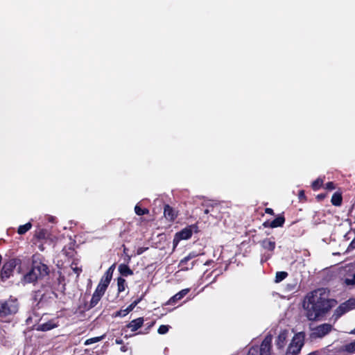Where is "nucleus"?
<instances>
[{
  "label": "nucleus",
  "instance_id": "obj_1",
  "mask_svg": "<svg viewBox=\"0 0 355 355\" xmlns=\"http://www.w3.org/2000/svg\"><path fill=\"white\" fill-rule=\"evenodd\" d=\"M336 304L334 300L329 298V291L322 288L308 293L304 300L303 306L307 318L309 320H315L324 315Z\"/></svg>",
  "mask_w": 355,
  "mask_h": 355
},
{
  "label": "nucleus",
  "instance_id": "obj_2",
  "mask_svg": "<svg viewBox=\"0 0 355 355\" xmlns=\"http://www.w3.org/2000/svg\"><path fill=\"white\" fill-rule=\"evenodd\" d=\"M48 272L46 265L41 262H34L32 269L24 276L22 283L25 284L35 282L38 278L47 275Z\"/></svg>",
  "mask_w": 355,
  "mask_h": 355
},
{
  "label": "nucleus",
  "instance_id": "obj_3",
  "mask_svg": "<svg viewBox=\"0 0 355 355\" xmlns=\"http://www.w3.org/2000/svg\"><path fill=\"white\" fill-rule=\"evenodd\" d=\"M19 304L15 298H10L0 302V318L15 314L18 311Z\"/></svg>",
  "mask_w": 355,
  "mask_h": 355
},
{
  "label": "nucleus",
  "instance_id": "obj_4",
  "mask_svg": "<svg viewBox=\"0 0 355 355\" xmlns=\"http://www.w3.org/2000/svg\"><path fill=\"white\" fill-rule=\"evenodd\" d=\"M304 337L302 333L295 334L288 345L285 355H298L304 345Z\"/></svg>",
  "mask_w": 355,
  "mask_h": 355
},
{
  "label": "nucleus",
  "instance_id": "obj_5",
  "mask_svg": "<svg viewBox=\"0 0 355 355\" xmlns=\"http://www.w3.org/2000/svg\"><path fill=\"white\" fill-rule=\"evenodd\" d=\"M355 309V299L351 298L342 303L334 311L333 318L335 320H338L345 313Z\"/></svg>",
  "mask_w": 355,
  "mask_h": 355
},
{
  "label": "nucleus",
  "instance_id": "obj_6",
  "mask_svg": "<svg viewBox=\"0 0 355 355\" xmlns=\"http://www.w3.org/2000/svg\"><path fill=\"white\" fill-rule=\"evenodd\" d=\"M20 262L19 259H12L5 263L1 271V278L2 280H6L9 278L12 273L14 268Z\"/></svg>",
  "mask_w": 355,
  "mask_h": 355
},
{
  "label": "nucleus",
  "instance_id": "obj_7",
  "mask_svg": "<svg viewBox=\"0 0 355 355\" xmlns=\"http://www.w3.org/2000/svg\"><path fill=\"white\" fill-rule=\"evenodd\" d=\"M332 329V325L325 323L316 327L312 333L313 338H322Z\"/></svg>",
  "mask_w": 355,
  "mask_h": 355
},
{
  "label": "nucleus",
  "instance_id": "obj_8",
  "mask_svg": "<svg viewBox=\"0 0 355 355\" xmlns=\"http://www.w3.org/2000/svg\"><path fill=\"white\" fill-rule=\"evenodd\" d=\"M271 343L272 337L266 336L260 346L259 355H270Z\"/></svg>",
  "mask_w": 355,
  "mask_h": 355
},
{
  "label": "nucleus",
  "instance_id": "obj_9",
  "mask_svg": "<svg viewBox=\"0 0 355 355\" xmlns=\"http://www.w3.org/2000/svg\"><path fill=\"white\" fill-rule=\"evenodd\" d=\"M288 332L286 330L282 331L279 334L276 340V345L279 349H282L284 347L288 337Z\"/></svg>",
  "mask_w": 355,
  "mask_h": 355
},
{
  "label": "nucleus",
  "instance_id": "obj_10",
  "mask_svg": "<svg viewBox=\"0 0 355 355\" xmlns=\"http://www.w3.org/2000/svg\"><path fill=\"white\" fill-rule=\"evenodd\" d=\"M164 217L170 221L174 220L175 218L177 217V213L168 205L164 206Z\"/></svg>",
  "mask_w": 355,
  "mask_h": 355
},
{
  "label": "nucleus",
  "instance_id": "obj_11",
  "mask_svg": "<svg viewBox=\"0 0 355 355\" xmlns=\"http://www.w3.org/2000/svg\"><path fill=\"white\" fill-rule=\"evenodd\" d=\"M191 235H192V230H191V228L187 227V228L183 229L182 231L178 232L175 234V238L174 241L175 239H178V240L188 239L191 236Z\"/></svg>",
  "mask_w": 355,
  "mask_h": 355
},
{
  "label": "nucleus",
  "instance_id": "obj_12",
  "mask_svg": "<svg viewBox=\"0 0 355 355\" xmlns=\"http://www.w3.org/2000/svg\"><path fill=\"white\" fill-rule=\"evenodd\" d=\"M144 321L143 318H138L132 320L126 327L130 329L132 331H135L143 325Z\"/></svg>",
  "mask_w": 355,
  "mask_h": 355
},
{
  "label": "nucleus",
  "instance_id": "obj_13",
  "mask_svg": "<svg viewBox=\"0 0 355 355\" xmlns=\"http://www.w3.org/2000/svg\"><path fill=\"white\" fill-rule=\"evenodd\" d=\"M261 245L263 248L270 252H272L275 248V241L272 238L263 239L261 242Z\"/></svg>",
  "mask_w": 355,
  "mask_h": 355
},
{
  "label": "nucleus",
  "instance_id": "obj_14",
  "mask_svg": "<svg viewBox=\"0 0 355 355\" xmlns=\"http://www.w3.org/2000/svg\"><path fill=\"white\" fill-rule=\"evenodd\" d=\"M189 288H184L173 295L169 300L168 304H171L182 299L189 292Z\"/></svg>",
  "mask_w": 355,
  "mask_h": 355
},
{
  "label": "nucleus",
  "instance_id": "obj_15",
  "mask_svg": "<svg viewBox=\"0 0 355 355\" xmlns=\"http://www.w3.org/2000/svg\"><path fill=\"white\" fill-rule=\"evenodd\" d=\"M109 284L101 280L98 285L97 286L94 293L96 295H99L102 297V296L104 295Z\"/></svg>",
  "mask_w": 355,
  "mask_h": 355
},
{
  "label": "nucleus",
  "instance_id": "obj_16",
  "mask_svg": "<svg viewBox=\"0 0 355 355\" xmlns=\"http://www.w3.org/2000/svg\"><path fill=\"white\" fill-rule=\"evenodd\" d=\"M352 267L354 270H352V274H349L345 279V284L347 286L355 285V263Z\"/></svg>",
  "mask_w": 355,
  "mask_h": 355
},
{
  "label": "nucleus",
  "instance_id": "obj_17",
  "mask_svg": "<svg viewBox=\"0 0 355 355\" xmlns=\"http://www.w3.org/2000/svg\"><path fill=\"white\" fill-rule=\"evenodd\" d=\"M189 260L185 257L182 259L179 263V267L181 268V270H189L193 268L195 262L193 261L191 263L190 266H187V263Z\"/></svg>",
  "mask_w": 355,
  "mask_h": 355
},
{
  "label": "nucleus",
  "instance_id": "obj_18",
  "mask_svg": "<svg viewBox=\"0 0 355 355\" xmlns=\"http://www.w3.org/2000/svg\"><path fill=\"white\" fill-rule=\"evenodd\" d=\"M114 268V265H112V266H110L108 268V270L105 272V273L104 274L103 277L101 278V280H102L107 284H110V282L112 279V277Z\"/></svg>",
  "mask_w": 355,
  "mask_h": 355
},
{
  "label": "nucleus",
  "instance_id": "obj_19",
  "mask_svg": "<svg viewBox=\"0 0 355 355\" xmlns=\"http://www.w3.org/2000/svg\"><path fill=\"white\" fill-rule=\"evenodd\" d=\"M284 221L285 219L283 216H278L271 222L270 226L272 228L282 227L284 225Z\"/></svg>",
  "mask_w": 355,
  "mask_h": 355
},
{
  "label": "nucleus",
  "instance_id": "obj_20",
  "mask_svg": "<svg viewBox=\"0 0 355 355\" xmlns=\"http://www.w3.org/2000/svg\"><path fill=\"white\" fill-rule=\"evenodd\" d=\"M119 272L124 276L131 275H132V271L128 267V266L125 264H120L119 266Z\"/></svg>",
  "mask_w": 355,
  "mask_h": 355
},
{
  "label": "nucleus",
  "instance_id": "obj_21",
  "mask_svg": "<svg viewBox=\"0 0 355 355\" xmlns=\"http://www.w3.org/2000/svg\"><path fill=\"white\" fill-rule=\"evenodd\" d=\"M331 202L335 206H340L342 203L341 194L338 193H334V195L331 197Z\"/></svg>",
  "mask_w": 355,
  "mask_h": 355
},
{
  "label": "nucleus",
  "instance_id": "obj_22",
  "mask_svg": "<svg viewBox=\"0 0 355 355\" xmlns=\"http://www.w3.org/2000/svg\"><path fill=\"white\" fill-rule=\"evenodd\" d=\"M55 327V324H53L51 322H49L40 324L38 327V329L43 331H46L53 329Z\"/></svg>",
  "mask_w": 355,
  "mask_h": 355
},
{
  "label": "nucleus",
  "instance_id": "obj_23",
  "mask_svg": "<svg viewBox=\"0 0 355 355\" xmlns=\"http://www.w3.org/2000/svg\"><path fill=\"white\" fill-rule=\"evenodd\" d=\"M32 227V224L28 222L26 223L25 225H20L18 227L17 232L19 234H24L26 232H27Z\"/></svg>",
  "mask_w": 355,
  "mask_h": 355
},
{
  "label": "nucleus",
  "instance_id": "obj_24",
  "mask_svg": "<svg viewBox=\"0 0 355 355\" xmlns=\"http://www.w3.org/2000/svg\"><path fill=\"white\" fill-rule=\"evenodd\" d=\"M105 335H103L101 336L94 337L89 339H87L85 341V345H89L96 343H98L101 340H102L105 338Z\"/></svg>",
  "mask_w": 355,
  "mask_h": 355
},
{
  "label": "nucleus",
  "instance_id": "obj_25",
  "mask_svg": "<svg viewBox=\"0 0 355 355\" xmlns=\"http://www.w3.org/2000/svg\"><path fill=\"white\" fill-rule=\"evenodd\" d=\"M343 350L350 354L355 353V340L343 346Z\"/></svg>",
  "mask_w": 355,
  "mask_h": 355
},
{
  "label": "nucleus",
  "instance_id": "obj_26",
  "mask_svg": "<svg viewBox=\"0 0 355 355\" xmlns=\"http://www.w3.org/2000/svg\"><path fill=\"white\" fill-rule=\"evenodd\" d=\"M288 275L286 272L280 271L277 272L275 275V282L279 283L284 280Z\"/></svg>",
  "mask_w": 355,
  "mask_h": 355
},
{
  "label": "nucleus",
  "instance_id": "obj_27",
  "mask_svg": "<svg viewBox=\"0 0 355 355\" xmlns=\"http://www.w3.org/2000/svg\"><path fill=\"white\" fill-rule=\"evenodd\" d=\"M101 299V297L99 296V295H96L94 293L90 301L89 306L91 308L94 307L98 303Z\"/></svg>",
  "mask_w": 355,
  "mask_h": 355
},
{
  "label": "nucleus",
  "instance_id": "obj_28",
  "mask_svg": "<svg viewBox=\"0 0 355 355\" xmlns=\"http://www.w3.org/2000/svg\"><path fill=\"white\" fill-rule=\"evenodd\" d=\"M117 286L119 293L124 291L125 289V280L121 277L118 278Z\"/></svg>",
  "mask_w": 355,
  "mask_h": 355
},
{
  "label": "nucleus",
  "instance_id": "obj_29",
  "mask_svg": "<svg viewBox=\"0 0 355 355\" xmlns=\"http://www.w3.org/2000/svg\"><path fill=\"white\" fill-rule=\"evenodd\" d=\"M323 184V180L321 178H318L312 183V188L313 190L316 191L318 190Z\"/></svg>",
  "mask_w": 355,
  "mask_h": 355
},
{
  "label": "nucleus",
  "instance_id": "obj_30",
  "mask_svg": "<svg viewBox=\"0 0 355 355\" xmlns=\"http://www.w3.org/2000/svg\"><path fill=\"white\" fill-rule=\"evenodd\" d=\"M135 211L137 215L138 216H142L144 214H147L149 213L148 209H141L139 205H136L135 207Z\"/></svg>",
  "mask_w": 355,
  "mask_h": 355
},
{
  "label": "nucleus",
  "instance_id": "obj_31",
  "mask_svg": "<svg viewBox=\"0 0 355 355\" xmlns=\"http://www.w3.org/2000/svg\"><path fill=\"white\" fill-rule=\"evenodd\" d=\"M202 205L206 207V209L204 211L205 214H207L209 212L213 211L214 205L211 202H209L203 204Z\"/></svg>",
  "mask_w": 355,
  "mask_h": 355
},
{
  "label": "nucleus",
  "instance_id": "obj_32",
  "mask_svg": "<svg viewBox=\"0 0 355 355\" xmlns=\"http://www.w3.org/2000/svg\"><path fill=\"white\" fill-rule=\"evenodd\" d=\"M169 326L168 325H161L159 326L157 331L159 334H165L168 331Z\"/></svg>",
  "mask_w": 355,
  "mask_h": 355
},
{
  "label": "nucleus",
  "instance_id": "obj_33",
  "mask_svg": "<svg viewBox=\"0 0 355 355\" xmlns=\"http://www.w3.org/2000/svg\"><path fill=\"white\" fill-rule=\"evenodd\" d=\"M199 254V253H197L196 252H191L188 254L187 256H186V257L187 258V259L190 261L191 259L197 257Z\"/></svg>",
  "mask_w": 355,
  "mask_h": 355
},
{
  "label": "nucleus",
  "instance_id": "obj_34",
  "mask_svg": "<svg viewBox=\"0 0 355 355\" xmlns=\"http://www.w3.org/2000/svg\"><path fill=\"white\" fill-rule=\"evenodd\" d=\"M297 289V284H288L286 286V290L288 291H294Z\"/></svg>",
  "mask_w": 355,
  "mask_h": 355
},
{
  "label": "nucleus",
  "instance_id": "obj_35",
  "mask_svg": "<svg viewBox=\"0 0 355 355\" xmlns=\"http://www.w3.org/2000/svg\"><path fill=\"white\" fill-rule=\"evenodd\" d=\"M258 354V348L253 347L250 349L248 355H257Z\"/></svg>",
  "mask_w": 355,
  "mask_h": 355
},
{
  "label": "nucleus",
  "instance_id": "obj_36",
  "mask_svg": "<svg viewBox=\"0 0 355 355\" xmlns=\"http://www.w3.org/2000/svg\"><path fill=\"white\" fill-rule=\"evenodd\" d=\"M71 268L73 271L77 275V276H78L82 271L81 268H78L77 266H73V264L71 266Z\"/></svg>",
  "mask_w": 355,
  "mask_h": 355
},
{
  "label": "nucleus",
  "instance_id": "obj_37",
  "mask_svg": "<svg viewBox=\"0 0 355 355\" xmlns=\"http://www.w3.org/2000/svg\"><path fill=\"white\" fill-rule=\"evenodd\" d=\"M325 188L328 190H334L335 189V186L332 182H329L326 184Z\"/></svg>",
  "mask_w": 355,
  "mask_h": 355
},
{
  "label": "nucleus",
  "instance_id": "obj_38",
  "mask_svg": "<svg viewBox=\"0 0 355 355\" xmlns=\"http://www.w3.org/2000/svg\"><path fill=\"white\" fill-rule=\"evenodd\" d=\"M127 315L126 312L124 311V309L123 310H120L119 311H117L116 313H115V315L116 316H119V317H124Z\"/></svg>",
  "mask_w": 355,
  "mask_h": 355
},
{
  "label": "nucleus",
  "instance_id": "obj_39",
  "mask_svg": "<svg viewBox=\"0 0 355 355\" xmlns=\"http://www.w3.org/2000/svg\"><path fill=\"white\" fill-rule=\"evenodd\" d=\"M147 250H148V248H144V247L139 248L137 250V254L140 255V254H143Z\"/></svg>",
  "mask_w": 355,
  "mask_h": 355
},
{
  "label": "nucleus",
  "instance_id": "obj_40",
  "mask_svg": "<svg viewBox=\"0 0 355 355\" xmlns=\"http://www.w3.org/2000/svg\"><path fill=\"white\" fill-rule=\"evenodd\" d=\"M354 250L355 249V238L351 241L349 245L348 250Z\"/></svg>",
  "mask_w": 355,
  "mask_h": 355
},
{
  "label": "nucleus",
  "instance_id": "obj_41",
  "mask_svg": "<svg viewBox=\"0 0 355 355\" xmlns=\"http://www.w3.org/2000/svg\"><path fill=\"white\" fill-rule=\"evenodd\" d=\"M134 309V307L130 304L124 311L126 312V313H129L130 311H132Z\"/></svg>",
  "mask_w": 355,
  "mask_h": 355
},
{
  "label": "nucleus",
  "instance_id": "obj_42",
  "mask_svg": "<svg viewBox=\"0 0 355 355\" xmlns=\"http://www.w3.org/2000/svg\"><path fill=\"white\" fill-rule=\"evenodd\" d=\"M140 300V299L136 300L130 304L135 308L139 303Z\"/></svg>",
  "mask_w": 355,
  "mask_h": 355
},
{
  "label": "nucleus",
  "instance_id": "obj_43",
  "mask_svg": "<svg viewBox=\"0 0 355 355\" xmlns=\"http://www.w3.org/2000/svg\"><path fill=\"white\" fill-rule=\"evenodd\" d=\"M299 198L301 199L302 198H304V191H300L299 193Z\"/></svg>",
  "mask_w": 355,
  "mask_h": 355
},
{
  "label": "nucleus",
  "instance_id": "obj_44",
  "mask_svg": "<svg viewBox=\"0 0 355 355\" xmlns=\"http://www.w3.org/2000/svg\"><path fill=\"white\" fill-rule=\"evenodd\" d=\"M115 343L118 345H121L123 343V340L121 339H116Z\"/></svg>",
  "mask_w": 355,
  "mask_h": 355
},
{
  "label": "nucleus",
  "instance_id": "obj_45",
  "mask_svg": "<svg viewBox=\"0 0 355 355\" xmlns=\"http://www.w3.org/2000/svg\"><path fill=\"white\" fill-rule=\"evenodd\" d=\"M128 350V348L125 346H122L121 347V351L123 352H125Z\"/></svg>",
  "mask_w": 355,
  "mask_h": 355
},
{
  "label": "nucleus",
  "instance_id": "obj_46",
  "mask_svg": "<svg viewBox=\"0 0 355 355\" xmlns=\"http://www.w3.org/2000/svg\"><path fill=\"white\" fill-rule=\"evenodd\" d=\"M266 212L268 213V214H272L273 212L272 209H270V208H267L266 209Z\"/></svg>",
  "mask_w": 355,
  "mask_h": 355
},
{
  "label": "nucleus",
  "instance_id": "obj_47",
  "mask_svg": "<svg viewBox=\"0 0 355 355\" xmlns=\"http://www.w3.org/2000/svg\"><path fill=\"white\" fill-rule=\"evenodd\" d=\"M351 334H355V329L351 331Z\"/></svg>",
  "mask_w": 355,
  "mask_h": 355
},
{
  "label": "nucleus",
  "instance_id": "obj_48",
  "mask_svg": "<svg viewBox=\"0 0 355 355\" xmlns=\"http://www.w3.org/2000/svg\"><path fill=\"white\" fill-rule=\"evenodd\" d=\"M123 251H124V252H126V248H124V250Z\"/></svg>",
  "mask_w": 355,
  "mask_h": 355
},
{
  "label": "nucleus",
  "instance_id": "obj_49",
  "mask_svg": "<svg viewBox=\"0 0 355 355\" xmlns=\"http://www.w3.org/2000/svg\"><path fill=\"white\" fill-rule=\"evenodd\" d=\"M309 355H314L313 354H309Z\"/></svg>",
  "mask_w": 355,
  "mask_h": 355
}]
</instances>
